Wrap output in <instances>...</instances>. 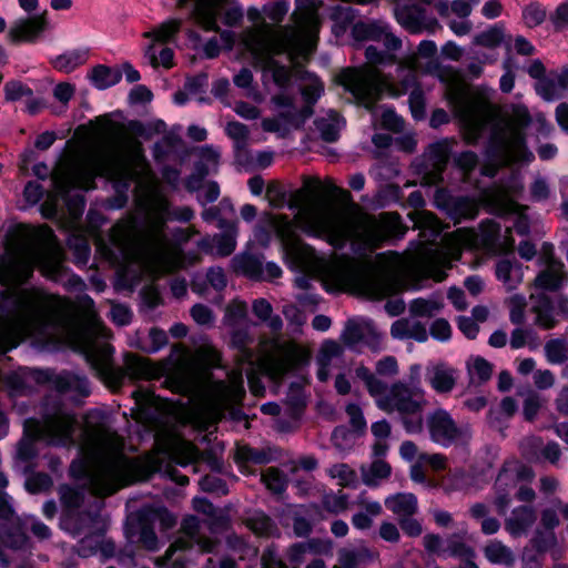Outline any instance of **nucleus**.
Wrapping results in <instances>:
<instances>
[{
  "label": "nucleus",
  "instance_id": "obj_1",
  "mask_svg": "<svg viewBox=\"0 0 568 568\" xmlns=\"http://www.w3.org/2000/svg\"><path fill=\"white\" fill-rule=\"evenodd\" d=\"M383 220L362 216L317 201L301 209L294 221L274 215L271 225L281 239L286 255L303 272L326 274L339 284L357 287L373 298H382L392 292L384 276L372 273L361 260L347 256L336 257L332 262L326 260L303 243L295 230L298 227L308 235L324 239L334 247H342L349 240L354 251L364 254L379 245L389 232L387 227L398 223V215L389 213Z\"/></svg>",
  "mask_w": 568,
  "mask_h": 568
},
{
  "label": "nucleus",
  "instance_id": "obj_2",
  "mask_svg": "<svg viewBox=\"0 0 568 568\" xmlns=\"http://www.w3.org/2000/svg\"><path fill=\"white\" fill-rule=\"evenodd\" d=\"M123 440L104 423L87 422L80 444L81 457L71 464V474L84 478L93 495L106 496L134 480L148 478L160 468L158 456L128 459Z\"/></svg>",
  "mask_w": 568,
  "mask_h": 568
},
{
  "label": "nucleus",
  "instance_id": "obj_3",
  "mask_svg": "<svg viewBox=\"0 0 568 568\" xmlns=\"http://www.w3.org/2000/svg\"><path fill=\"white\" fill-rule=\"evenodd\" d=\"M145 172L141 143L122 128L111 132L106 150L98 154H80L61 163L52 173V181L59 195L70 189L89 190L95 176H105L123 186Z\"/></svg>",
  "mask_w": 568,
  "mask_h": 568
},
{
  "label": "nucleus",
  "instance_id": "obj_4",
  "mask_svg": "<svg viewBox=\"0 0 568 568\" xmlns=\"http://www.w3.org/2000/svg\"><path fill=\"white\" fill-rule=\"evenodd\" d=\"M294 24L274 28L262 21L242 33V42L251 52L256 64L265 73L272 75L278 87H285L290 79V70L278 64L273 57L288 51L292 55H308L315 47L318 18L312 3L297 4L292 16Z\"/></svg>",
  "mask_w": 568,
  "mask_h": 568
},
{
  "label": "nucleus",
  "instance_id": "obj_5",
  "mask_svg": "<svg viewBox=\"0 0 568 568\" xmlns=\"http://www.w3.org/2000/svg\"><path fill=\"white\" fill-rule=\"evenodd\" d=\"M150 220V227L141 239L135 237L131 223L113 229L111 239L119 252L124 276L135 278L142 273L156 276L179 266L178 251L162 234L164 211L160 210Z\"/></svg>",
  "mask_w": 568,
  "mask_h": 568
},
{
  "label": "nucleus",
  "instance_id": "obj_6",
  "mask_svg": "<svg viewBox=\"0 0 568 568\" xmlns=\"http://www.w3.org/2000/svg\"><path fill=\"white\" fill-rule=\"evenodd\" d=\"M9 300L12 310L0 316V353L14 347L26 336L42 335L61 306L59 298L38 288H14Z\"/></svg>",
  "mask_w": 568,
  "mask_h": 568
},
{
  "label": "nucleus",
  "instance_id": "obj_7",
  "mask_svg": "<svg viewBox=\"0 0 568 568\" xmlns=\"http://www.w3.org/2000/svg\"><path fill=\"white\" fill-rule=\"evenodd\" d=\"M499 231V226L493 221L483 223L478 233L473 230H457L444 239L442 246L428 250L414 261L400 262L398 266L404 272L440 282L445 278L444 268L449 267L453 260L459 258L463 248H490L496 244Z\"/></svg>",
  "mask_w": 568,
  "mask_h": 568
},
{
  "label": "nucleus",
  "instance_id": "obj_8",
  "mask_svg": "<svg viewBox=\"0 0 568 568\" xmlns=\"http://www.w3.org/2000/svg\"><path fill=\"white\" fill-rule=\"evenodd\" d=\"M446 97L463 125L465 139L475 142L496 115L488 98L479 90H470L462 80L447 85Z\"/></svg>",
  "mask_w": 568,
  "mask_h": 568
},
{
  "label": "nucleus",
  "instance_id": "obj_9",
  "mask_svg": "<svg viewBox=\"0 0 568 568\" xmlns=\"http://www.w3.org/2000/svg\"><path fill=\"white\" fill-rule=\"evenodd\" d=\"M375 404L387 414H398L407 433L420 434L424 430L420 415L427 407L428 400L423 386H409L405 381L385 384Z\"/></svg>",
  "mask_w": 568,
  "mask_h": 568
},
{
  "label": "nucleus",
  "instance_id": "obj_10",
  "mask_svg": "<svg viewBox=\"0 0 568 568\" xmlns=\"http://www.w3.org/2000/svg\"><path fill=\"white\" fill-rule=\"evenodd\" d=\"M532 122L528 109L524 104H513L505 111L501 120L493 129V156L500 164L517 161H529L532 154L525 145L523 129Z\"/></svg>",
  "mask_w": 568,
  "mask_h": 568
},
{
  "label": "nucleus",
  "instance_id": "obj_11",
  "mask_svg": "<svg viewBox=\"0 0 568 568\" xmlns=\"http://www.w3.org/2000/svg\"><path fill=\"white\" fill-rule=\"evenodd\" d=\"M367 65L362 69H346L339 77V83L349 91L365 108L371 109L383 91H392V83L376 68L377 64L394 63L393 54H384L374 47L365 50Z\"/></svg>",
  "mask_w": 568,
  "mask_h": 568
},
{
  "label": "nucleus",
  "instance_id": "obj_12",
  "mask_svg": "<svg viewBox=\"0 0 568 568\" xmlns=\"http://www.w3.org/2000/svg\"><path fill=\"white\" fill-rule=\"evenodd\" d=\"M34 266H39L42 274L52 280L61 270L58 252H49L37 232H32L28 241L10 257L3 270V280L12 286H19L32 275Z\"/></svg>",
  "mask_w": 568,
  "mask_h": 568
},
{
  "label": "nucleus",
  "instance_id": "obj_13",
  "mask_svg": "<svg viewBox=\"0 0 568 568\" xmlns=\"http://www.w3.org/2000/svg\"><path fill=\"white\" fill-rule=\"evenodd\" d=\"M192 2L191 18L204 31L220 32L221 40L227 48L234 42L231 31H221L219 18L229 27L239 24L243 19V9L235 2L227 0H178V7L183 8Z\"/></svg>",
  "mask_w": 568,
  "mask_h": 568
},
{
  "label": "nucleus",
  "instance_id": "obj_14",
  "mask_svg": "<svg viewBox=\"0 0 568 568\" xmlns=\"http://www.w3.org/2000/svg\"><path fill=\"white\" fill-rule=\"evenodd\" d=\"M75 424L74 416L63 412L48 416L43 423L34 419L26 420V437L21 439L18 446L19 457L27 460L33 456V442L36 439H45L49 444L53 445L72 444Z\"/></svg>",
  "mask_w": 568,
  "mask_h": 568
},
{
  "label": "nucleus",
  "instance_id": "obj_15",
  "mask_svg": "<svg viewBox=\"0 0 568 568\" xmlns=\"http://www.w3.org/2000/svg\"><path fill=\"white\" fill-rule=\"evenodd\" d=\"M243 395L242 373L234 369L227 375L226 382H216L211 385L206 398L209 418L216 422L227 414L232 419H240L239 405Z\"/></svg>",
  "mask_w": 568,
  "mask_h": 568
},
{
  "label": "nucleus",
  "instance_id": "obj_16",
  "mask_svg": "<svg viewBox=\"0 0 568 568\" xmlns=\"http://www.w3.org/2000/svg\"><path fill=\"white\" fill-rule=\"evenodd\" d=\"M425 427L432 442L444 447L467 446L473 437L469 425L458 424L444 408L429 412L425 417Z\"/></svg>",
  "mask_w": 568,
  "mask_h": 568
},
{
  "label": "nucleus",
  "instance_id": "obj_17",
  "mask_svg": "<svg viewBox=\"0 0 568 568\" xmlns=\"http://www.w3.org/2000/svg\"><path fill=\"white\" fill-rule=\"evenodd\" d=\"M109 337V333L93 314L88 317V325L80 332L79 344L88 362L98 372L105 374L111 364L112 347L108 343H100L97 338Z\"/></svg>",
  "mask_w": 568,
  "mask_h": 568
},
{
  "label": "nucleus",
  "instance_id": "obj_18",
  "mask_svg": "<svg viewBox=\"0 0 568 568\" xmlns=\"http://www.w3.org/2000/svg\"><path fill=\"white\" fill-rule=\"evenodd\" d=\"M271 101L277 115L262 121V129L265 132H273L284 136L291 128L300 126L312 114L310 106H305L298 113L293 99L284 93L274 95Z\"/></svg>",
  "mask_w": 568,
  "mask_h": 568
},
{
  "label": "nucleus",
  "instance_id": "obj_19",
  "mask_svg": "<svg viewBox=\"0 0 568 568\" xmlns=\"http://www.w3.org/2000/svg\"><path fill=\"white\" fill-rule=\"evenodd\" d=\"M47 28V12H42L13 21L8 30L7 38L12 44L33 43Z\"/></svg>",
  "mask_w": 568,
  "mask_h": 568
},
{
  "label": "nucleus",
  "instance_id": "obj_20",
  "mask_svg": "<svg viewBox=\"0 0 568 568\" xmlns=\"http://www.w3.org/2000/svg\"><path fill=\"white\" fill-rule=\"evenodd\" d=\"M197 527L199 523L196 518L191 517L184 520L182 525L183 532L185 537H181L178 540H175L166 550L165 556L163 558L156 559V565H163L165 561H168L173 552L178 549H186L192 547L194 544H196L202 551L210 552L214 549L215 542L207 538L202 537L197 535Z\"/></svg>",
  "mask_w": 568,
  "mask_h": 568
},
{
  "label": "nucleus",
  "instance_id": "obj_21",
  "mask_svg": "<svg viewBox=\"0 0 568 568\" xmlns=\"http://www.w3.org/2000/svg\"><path fill=\"white\" fill-rule=\"evenodd\" d=\"M459 372L445 361L430 362L426 367V381L437 394H449L457 385Z\"/></svg>",
  "mask_w": 568,
  "mask_h": 568
},
{
  "label": "nucleus",
  "instance_id": "obj_22",
  "mask_svg": "<svg viewBox=\"0 0 568 568\" xmlns=\"http://www.w3.org/2000/svg\"><path fill=\"white\" fill-rule=\"evenodd\" d=\"M219 227L226 229L224 233L205 237L199 242V246L214 256H229L236 248L237 226L235 223L226 224L220 221Z\"/></svg>",
  "mask_w": 568,
  "mask_h": 568
},
{
  "label": "nucleus",
  "instance_id": "obj_23",
  "mask_svg": "<svg viewBox=\"0 0 568 568\" xmlns=\"http://www.w3.org/2000/svg\"><path fill=\"white\" fill-rule=\"evenodd\" d=\"M560 525L559 513L554 500L550 506H547L540 511V527L542 530H537L531 539L534 547L538 551H545L556 545V536L554 529Z\"/></svg>",
  "mask_w": 568,
  "mask_h": 568
},
{
  "label": "nucleus",
  "instance_id": "obj_24",
  "mask_svg": "<svg viewBox=\"0 0 568 568\" xmlns=\"http://www.w3.org/2000/svg\"><path fill=\"white\" fill-rule=\"evenodd\" d=\"M307 357V351L295 342H275L273 345V361L278 374H284Z\"/></svg>",
  "mask_w": 568,
  "mask_h": 568
},
{
  "label": "nucleus",
  "instance_id": "obj_25",
  "mask_svg": "<svg viewBox=\"0 0 568 568\" xmlns=\"http://www.w3.org/2000/svg\"><path fill=\"white\" fill-rule=\"evenodd\" d=\"M537 520V513L531 505H520L515 507L508 517H506L504 526L505 530L513 538L527 536Z\"/></svg>",
  "mask_w": 568,
  "mask_h": 568
},
{
  "label": "nucleus",
  "instance_id": "obj_26",
  "mask_svg": "<svg viewBox=\"0 0 568 568\" xmlns=\"http://www.w3.org/2000/svg\"><path fill=\"white\" fill-rule=\"evenodd\" d=\"M353 31L357 38L383 42L388 51H396L402 44V41L389 31L386 24L382 22L357 23Z\"/></svg>",
  "mask_w": 568,
  "mask_h": 568
},
{
  "label": "nucleus",
  "instance_id": "obj_27",
  "mask_svg": "<svg viewBox=\"0 0 568 568\" xmlns=\"http://www.w3.org/2000/svg\"><path fill=\"white\" fill-rule=\"evenodd\" d=\"M163 368L150 359L128 354L124 358V373L131 379H153L162 375Z\"/></svg>",
  "mask_w": 568,
  "mask_h": 568
},
{
  "label": "nucleus",
  "instance_id": "obj_28",
  "mask_svg": "<svg viewBox=\"0 0 568 568\" xmlns=\"http://www.w3.org/2000/svg\"><path fill=\"white\" fill-rule=\"evenodd\" d=\"M564 263L550 258L545 270H542L535 278L534 285L536 288L546 291L559 290L566 281L564 272Z\"/></svg>",
  "mask_w": 568,
  "mask_h": 568
},
{
  "label": "nucleus",
  "instance_id": "obj_29",
  "mask_svg": "<svg viewBox=\"0 0 568 568\" xmlns=\"http://www.w3.org/2000/svg\"><path fill=\"white\" fill-rule=\"evenodd\" d=\"M376 558V554L366 547L341 549L334 568H367Z\"/></svg>",
  "mask_w": 568,
  "mask_h": 568
},
{
  "label": "nucleus",
  "instance_id": "obj_30",
  "mask_svg": "<svg viewBox=\"0 0 568 568\" xmlns=\"http://www.w3.org/2000/svg\"><path fill=\"white\" fill-rule=\"evenodd\" d=\"M342 354L343 348L337 342L326 341L322 344L317 355V376L321 381L324 382L328 378L331 368L341 361Z\"/></svg>",
  "mask_w": 568,
  "mask_h": 568
},
{
  "label": "nucleus",
  "instance_id": "obj_31",
  "mask_svg": "<svg viewBox=\"0 0 568 568\" xmlns=\"http://www.w3.org/2000/svg\"><path fill=\"white\" fill-rule=\"evenodd\" d=\"M516 487L517 485L513 480V475L510 471L503 468L495 481L494 499V504L500 515L505 514L506 509L509 507L511 495Z\"/></svg>",
  "mask_w": 568,
  "mask_h": 568
},
{
  "label": "nucleus",
  "instance_id": "obj_32",
  "mask_svg": "<svg viewBox=\"0 0 568 568\" xmlns=\"http://www.w3.org/2000/svg\"><path fill=\"white\" fill-rule=\"evenodd\" d=\"M390 334L394 338H413L417 342H426L428 338L425 326L414 320L400 318L393 323Z\"/></svg>",
  "mask_w": 568,
  "mask_h": 568
},
{
  "label": "nucleus",
  "instance_id": "obj_33",
  "mask_svg": "<svg viewBox=\"0 0 568 568\" xmlns=\"http://www.w3.org/2000/svg\"><path fill=\"white\" fill-rule=\"evenodd\" d=\"M496 276L506 290H515L524 280L521 265L516 261L503 258L496 264Z\"/></svg>",
  "mask_w": 568,
  "mask_h": 568
},
{
  "label": "nucleus",
  "instance_id": "obj_34",
  "mask_svg": "<svg viewBox=\"0 0 568 568\" xmlns=\"http://www.w3.org/2000/svg\"><path fill=\"white\" fill-rule=\"evenodd\" d=\"M386 507L398 518L410 517L418 509L417 498L410 493H399L385 499Z\"/></svg>",
  "mask_w": 568,
  "mask_h": 568
},
{
  "label": "nucleus",
  "instance_id": "obj_35",
  "mask_svg": "<svg viewBox=\"0 0 568 568\" xmlns=\"http://www.w3.org/2000/svg\"><path fill=\"white\" fill-rule=\"evenodd\" d=\"M485 558L494 565L510 567L515 564L514 551L500 540L488 541L483 549Z\"/></svg>",
  "mask_w": 568,
  "mask_h": 568
},
{
  "label": "nucleus",
  "instance_id": "obj_36",
  "mask_svg": "<svg viewBox=\"0 0 568 568\" xmlns=\"http://www.w3.org/2000/svg\"><path fill=\"white\" fill-rule=\"evenodd\" d=\"M181 19H169L159 26L145 31L142 36L149 40V43H165L171 41L181 30Z\"/></svg>",
  "mask_w": 568,
  "mask_h": 568
},
{
  "label": "nucleus",
  "instance_id": "obj_37",
  "mask_svg": "<svg viewBox=\"0 0 568 568\" xmlns=\"http://www.w3.org/2000/svg\"><path fill=\"white\" fill-rule=\"evenodd\" d=\"M530 298L535 301L532 312L536 314V324L546 329L554 327L556 320L550 300L544 294H531Z\"/></svg>",
  "mask_w": 568,
  "mask_h": 568
},
{
  "label": "nucleus",
  "instance_id": "obj_38",
  "mask_svg": "<svg viewBox=\"0 0 568 568\" xmlns=\"http://www.w3.org/2000/svg\"><path fill=\"white\" fill-rule=\"evenodd\" d=\"M466 371L470 384L480 385L491 377L493 365L480 356H470L466 361Z\"/></svg>",
  "mask_w": 568,
  "mask_h": 568
},
{
  "label": "nucleus",
  "instance_id": "obj_39",
  "mask_svg": "<svg viewBox=\"0 0 568 568\" xmlns=\"http://www.w3.org/2000/svg\"><path fill=\"white\" fill-rule=\"evenodd\" d=\"M89 79L97 89L104 90L121 80V72L116 69L100 64L91 70Z\"/></svg>",
  "mask_w": 568,
  "mask_h": 568
},
{
  "label": "nucleus",
  "instance_id": "obj_40",
  "mask_svg": "<svg viewBox=\"0 0 568 568\" xmlns=\"http://www.w3.org/2000/svg\"><path fill=\"white\" fill-rule=\"evenodd\" d=\"M536 92L546 101H554L561 97L565 87L560 81L559 73H551L549 78L541 79L536 83Z\"/></svg>",
  "mask_w": 568,
  "mask_h": 568
},
{
  "label": "nucleus",
  "instance_id": "obj_41",
  "mask_svg": "<svg viewBox=\"0 0 568 568\" xmlns=\"http://www.w3.org/2000/svg\"><path fill=\"white\" fill-rule=\"evenodd\" d=\"M316 126L325 141L334 142L338 139L343 121L335 111H329L326 116L316 120Z\"/></svg>",
  "mask_w": 568,
  "mask_h": 568
},
{
  "label": "nucleus",
  "instance_id": "obj_42",
  "mask_svg": "<svg viewBox=\"0 0 568 568\" xmlns=\"http://www.w3.org/2000/svg\"><path fill=\"white\" fill-rule=\"evenodd\" d=\"M246 527L255 535L271 537L277 534L274 523L263 513H254L245 520Z\"/></svg>",
  "mask_w": 568,
  "mask_h": 568
},
{
  "label": "nucleus",
  "instance_id": "obj_43",
  "mask_svg": "<svg viewBox=\"0 0 568 568\" xmlns=\"http://www.w3.org/2000/svg\"><path fill=\"white\" fill-rule=\"evenodd\" d=\"M392 468L383 459L374 460L369 466L362 467L363 481L368 486H376L390 475Z\"/></svg>",
  "mask_w": 568,
  "mask_h": 568
},
{
  "label": "nucleus",
  "instance_id": "obj_44",
  "mask_svg": "<svg viewBox=\"0 0 568 568\" xmlns=\"http://www.w3.org/2000/svg\"><path fill=\"white\" fill-rule=\"evenodd\" d=\"M232 264L236 272L245 274L250 277L258 278V276L262 274L263 263L256 256L248 254L236 255L232 260Z\"/></svg>",
  "mask_w": 568,
  "mask_h": 568
},
{
  "label": "nucleus",
  "instance_id": "obj_45",
  "mask_svg": "<svg viewBox=\"0 0 568 568\" xmlns=\"http://www.w3.org/2000/svg\"><path fill=\"white\" fill-rule=\"evenodd\" d=\"M144 54L148 58L150 64L154 68L161 65L163 68L170 69L174 64L173 50L168 47L162 48L158 53L156 45H154L153 43H148V45L144 49Z\"/></svg>",
  "mask_w": 568,
  "mask_h": 568
},
{
  "label": "nucleus",
  "instance_id": "obj_46",
  "mask_svg": "<svg viewBox=\"0 0 568 568\" xmlns=\"http://www.w3.org/2000/svg\"><path fill=\"white\" fill-rule=\"evenodd\" d=\"M87 60V54L81 51H69L60 54L53 60V67L62 72L69 73L83 64Z\"/></svg>",
  "mask_w": 568,
  "mask_h": 568
},
{
  "label": "nucleus",
  "instance_id": "obj_47",
  "mask_svg": "<svg viewBox=\"0 0 568 568\" xmlns=\"http://www.w3.org/2000/svg\"><path fill=\"white\" fill-rule=\"evenodd\" d=\"M443 307V303L437 298H416L409 304V313L416 317H432Z\"/></svg>",
  "mask_w": 568,
  "mask_h": 568
},
{
  "label": "nucleus",
  "instance_id": "obj_48",
  "mask_svg": "<svg viewBox=\"0 0 568 568\" xmlns=\"http://www.w3.org/2000/svg\"><path fill=\"white\" fill-rule=\"evenodd\" d=\"M318 551V542L316 540H311L307 542H298L292 545L286 551V557L288 561L292 564V568H298L301 564L304 561L305 555L307 552Z\"/></svg>",
  "mask_w": 568,
  "mask_h": 568
},
{
  "label": "nucleus",
  "instance_id": "obj_49",
  "mask_svg": "<svg viewBox=\"0 0 568 568\" xmlns=\"http://www.w3.org/2000/svg\"><path fill=\"white\" fill-rule=\"evenodd\" d=\"M355 375L357 378H359L368 394L374 398V400L377 398L378 394L383 388H385V382L377 378L367 367L365 366H358L355 369Z\"/></svg>",
  "mask_w": 568,
  "mask_h": 568
},
{
  "label": "nucleus",
  "instance_id": "obj_50",
  "mask_svg": "<svg viewBox=\"0 0 568 568\" xmlns=\"http://www.w3.org/2000/svg\"><path fill=\"white\" fill-rule=\"evenodd\" d=\"M466 530L460 534H453L447 539V551L454 556H458L462 558L470 559L475 557L474 549L466 544L464 540V536L466 535Z\"/></svg>",
  "mask_w": 568,
  "mask_h": 568
},
{
  "label": "nucleus",
  "instance_id": "obj_51",
  "mask_svg": "<svg viewBox=\"0 0 568 568\" xmlns=\"http://www.w3.org/2000/svg\"><path fill=\"white\" fill-rule=\"evenodd\" d=\"M59 310H57V317L55 320L51 323V325L49 327H47L44 329V333H42V335H38L39 338H42V339H51V341H54V339H60L61 336L60 334H64L65 333V338H73L71 332H69L70 329L71 331H74V327H70V324L67 323L63 318H61L60 314H59Z\"/></svg>",
  "mask_w": 568,
  "mask_h": 568
},
{
  "label": "nucleus",
  "instance_id": "obj_52",
  "mask_svg": "<svg viewBox=\"0 0 568 568\" xmlns=\"http://www.w3.org/2000/svg\"><path fill=\"white\" fill-rule=\"evenodd\" d=\"M225 132L233 140L237 151L247 146L250 131L247 126L241 122H229L225 126Z\"/></svg>",
  "mask_w": 568,
  "mask_h": 568
},
{
  "label": "nucleus",
  "instance_id": "obj_53",
  "mask_svg": "<svg viewBox=\"0 0 568 568\" xmlns=\"http://www.w3.org/2000/svg\"><path fill=\"white\" fill-rule=\"evenodd\" d=\"M9 480L4 473L0 471V523H11L14 517V510L10 504V497L4 493Z\"/></svg>",
  "mask_w": 568,
  "mask_h": 568
},
{
  "label": "nucleus",
  "instance_id": "obj_54",
  "mask_svg": "<svg viewBox=\"0 0 568 568\" xmlns=\"http://www.w3.org/2000/svg\"><path fill=\"white\" fill-rule=\"evenodd\" d=\"M328 475L337 479L339 486H351L356 481V473L346 464H336L328 469Z\"/></svg>",
  "mask_w": 568,
  "mask_h": 568
},
{
  "label": "nucleus",
  "instance_id": "obj_55",
  "mask_svg": "<svg viewBox=\"0 0 568 568\" xmlns=\"http://www.w3.org/2000/svg\"><path fill=\"white\" fill-rule=\"evenodd\" d=\"M247 313V306L244 302L234 300L225 310L224 322L230 326L240 324Z\"/></svg>",
  "mask_w": 568,
  "mask_h": 568
},
{
  "label": "nucleus",
  "instance_id": "obj_56",
  "mask_svg": "<svg viewBox=\"0 0 568 568\" xmlns=\"http://www.w3.org/2000/svg\"><path fill=\"white\" fill-rule=\"evenodd\" d=\"M199 153L204 166L202 175L216 171L220 160V150L212 145H205L200 148Z\"/></svg>",
  "mask_w": 568,
  "mask_h": 568
},
{
  "label": "nucleus",
  "instance_id": "obj_57",
  "mask_svg": "<svg viewBox=\"0 0 568 568\" xmlns=\"http://www.w3.org/2000/svg\"><path fill=\"white\" fill-rule=\"evenodd\" d=\"M323 507L332 514L343 513L348 507L347 496L342 491L326 494L323 497Z\"/></svg>",
  "mask_w": 568,
  "mask_h": 568
},
{
  "label": "nucleus",
  "instance_id": "obj_58",
  "mask_svg": "<svg viewBox=\"0 0 568 568\" xmlns=\"http://www.w3.org/2000/svg\"><path fill=\"white\" fill-rule=\"evenodd\" d=\"M545 353L547 359L552 364H559L566 361L567 349L566 344L561 339H551L545 345Z\"/></svg>",
  "mask_w": 568,
  "mask_h": 568
},
{
  "label": "nucleus",
  "instance_id": "obj_59",
  "mask_svg": "<svg viewBox=\"0 0 568 568\" xmlns=\"http://www.w3.org/2000/svg\"><path fill=\"white\" fill-rule=\"evenodd\" d=\"M509 318L514 324H523L525 321L526 300L523 295L516 294L509 297Z\"/></svg>",
  "mask_w": 568,
  "mask_h": 568
},
{
  "label": "nucleus",
  "instance_id": "obj_60",
  "mask_svg": "<svg viewBox=\"0 0 568 568\" xmlns=\"http://www.w3.org/2000/svg\"><path fill=\"white\" fill-rule=\"evenodd\" d=\"M506 470H509L513 475V480L516 485L519 483H529L535 477V473L531 467L519 463H510L505 465Z\"/></svg>",
  "mask_w": 568,
  "mask_h": 568
},
{
  "label": "nucleus",
  "instance_id": "obj_61",
  "mask_svg": "<svg viewBox=\"0 0 568 568\" xmlns=\"http://www.w3.org/2000/svg\"><path fill=\"white\" fill-rule=\"evenodd\" d=\"M504 37V32L501 28L494 27L487 31L477 34L474 39V42L478 45L494 48L498 45Z\"/></svg>",
  "mask_w": 568,
  "mask_h": 568
},
{
  "label": "nucleus",
  "instance_id": "obj_62",
  "mask_svg": "<svg viewBox=\"0 0 568 568\" xmlns=\"http://www.w3.org/2000/svg\"><path fill=\"white\" fill-rule=\"evenodd\" d=\"M197 458V449L191 443L180 444L173 453V459L180 465H187Z\"/></svg>",
  "mask_w": 568,
  "mask_h": 568
},
{
  "label": "nucleus",
  "instance_id": "obj_63",
  "mask_svg": "<svg viewBox=\"0 0 568 568\" xmlns=\"http://www.w3.org/2000/svg\"><path fill=\"white\" fill-rule=\"evenodd\" d=\"M366 327L354 321H349L346 324L344 332L342 333V339L345 344L355 345L364 338Z\"/></svg>",
  "mask_w": 568,
  "mask_h": 568
},
{
  "label": "nucleus",
  "instance_id": "obj_64",
  "mask_svg": "<svg viewBox=\"0 0 568 568\" xmlns=\"http://www.w3.org/2000/svg\"><path fill=\"white\" fill-rule=\"evenodd\" d=\"M546 16H547L546 10L537 3L529 4L524 10V13H523L525 23L530 28L539 26L546 19Z\"/></svg>",
  "mask_w": 568,
  "mask_h": 568
}]
</instances>
